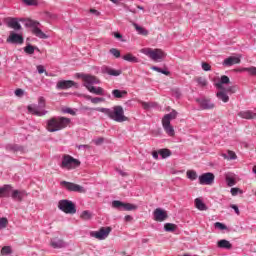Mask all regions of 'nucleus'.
Listing matches in <instances>:
<instances>
[{"mask_svg":"<svg viewBox=\"0 0 256 256\" xmlns=\"http://www.w3.org/2000/svg\"><path fill=\"white\" fill-rule=\"evenodd\" d=\"M90 13H93L95 15H99V12L96 9H90Z\"/></svg>","mask_w":256,"mask_h":256,"instance_id":"nucleus-62","label":"nucleus"},{"mask_svg":"<svg viewBox=\"0 0 256 256\" xmlns=\"http://www.w3.org/2000/svg\"><path fill=\"white\" fill-rule=\"evenodd\" d=\"M153 71H157L158 73H162L163 75H169V71L161 70V68L153 66Z\"/></svg>","mask_w":256,"mask_h":256,"instance_id":"nucleus-51","label":"nucleus"},{"mask_svg":"<svg viewBox=\"0 0 256 256\" xmlns=\"http://www.w3.org/2000/svg\"><path fill=\"white\" fill-rule=\"evenodd\" d=\"M8 224L9 221L7 220V218H0V229H5Z\"/></svg>","mask_w":256,"mask_h":256,"instance_id":"nucleus-45","label":"nucleus"},{"mask_svg":"<svg viewBox=\"0 0 256 256\" xmlns=\"http://www.w3.org/2000/svg\"><path fill=\"white\" fill-rule=\"evenodd\" d=\"M7 24L14 31H20L21 29V24L17 21V18H8Z\"/></svg>","mask_w":256,"mask_h":256,"instance_id":"nucleus-19","label":"nucleus"},{"mask_svg":"<svg viewBox=\"0 0 256 256\" xmlns=\"http://www.w3.org/2000/svg\"><path fill=\"white\" fill-rule=\"evenodd\" d=\"M6 42L12 43L14 45H23L24 39L22 35L17 34L15 32H11Z\"/></svg>","mask_w":256,"mask_h":256,"instance_id":"nucleus-14","label":"nucleus"},{"mask_svg":"<svg viewBox=\"0 0 256 256\" xmlns=\"http://www.w3.org/2000/svg\"><path fill=\"white\" fill-rule=\"evenodd\" d=\"M218 247L220 249H231V247H233V245L228 240L223 239V240L218 241Z\"/></svg>","mask_w":256,"mask_h":256,"instance_id":"nucleus-29","label":"nucleus"},{"mask_svg":"<svg viewBox=\"0 0 256 256\" xmlns=\"http://www.w3.org/2000/svg\"><path fill=\"white\" fill-rule=\"evenodd\" d=\"M23 93H24L23 89H21V88H18L15 90L16 97H23Z\"/></svg>","mask_w":256,"mask_h":256,"instance_id":"nucleus-55","label":"nucleus"},{"mask_svg":"<svg viewBox=\"0 0 256 256\" xmlns=\"http://www.w3.org/2000/svg\"><path fill=\"white\" fill-rule=\"evenodd\" d=\"M228 157L229 159H237V154L233 151H228Z\"/></svg>","mask_w":256,"mask_h":256,"instance_id":"nucleus-57","label":"nucleus"},{"mask_svg":"<svg viewBox=\"0 0 256 256\" xmlns=\"http://www.w3.org/2000/svg\"><path fill=\"white\" fill-rule=\"evenodd\" d=\"M186 175H187L188 179H191V181H195V179H197V172H195L193 170H188L186 172Z\"/></svg>","mask_w":256,"mask_h":256,"instance_id":"nucleus-39","label":"nucleus"},{"mask_svg":"<svg viewBox=\"0 0 256 256\" xmlns=\"http://www.w3.org/2000/svg\"><path fill=\"white\" fill-rule=\"evenodd\" d=\"M226 183L228 185V187H233V185H235L236 181L233 177H226Z\"/></svg>","mask_w":256,"mask_h":256,"instance_id":"nucleus-46","label":"nucleus"},{"mask_svg":"<svg viewBox=\"0 0 256 256\" xmlns=\"http://www.w3.org/2000/svg\"><path fill=\"white\" fill-rule=\"evenodd\" d=\"M11 197L14 201L21 202V201H23V198L25 197V191L13 190Z\"/></svg>","mask_w":256,"mask_h":256,"instance_id":"nucleus-21","label":"nucleus"},{"mask_svg":"<svg viewBox=\"0 0 256 256\" xmlns=\"http://www.w3.org/2000/svg\"><path fill=\"white\" fill-rule=\"evenodd\" d=\"M103 141H105L104 138H98L94 140L95 145H102Z\"/></svg>","mask_w":256,"mask_h":256,"instance_id":"nucleus-58","label":"nucleus"},{"mask_svg":"<svg viewBox=\"0 0 256 256\" xmlns=\"http://www.w3.org/2000/svg\"><path fill=\"white\" fill-rule=\"evenodd\" d=\"M132 25L135 28V30L137 31L138 35H143L144 37H147V35H149V31L147 29L139 26V24L133 23Z\"/></svg>","mask_w":256,"mask_h":256,"instance_id":"nucleus-26","label":"nucleus"},{"mask_svg":"<svg viewBox=\"0 0 256 256\" xmlns=\"http://www.w3.org/2000/svg\"><path fill=\"white\" fill-rule=\"evenodd\" d=\"M91 103H93V105H98V103H105V98L94 97Z\"/></svg>","mask_w":256,"mask_h":256,"instance_id":"nucleus-47","label":"nucleus"},{"mask_svg":"<svg viewBox=\"0 0 256 256\" xmlns=\"http://www.w3.org/2000/svg\"><path fill=\"white\" fill-rule=\"evenodd\" d=\"M239 88L237 87V86H230V87H228V88H224V91L226 92V93H237V90H238Z\"/></svg>","mask_w":256,"mask_h":256,"instance_id":"nucleus-44","label":"nucleus"},{"mask_svg":"<svg viewBox=\"0 0 256 256\" xmlns=\"http://www.w3.org/2000/svg\"><path fill=\"white\" fill-rule=\"evenodd\" d=\"M58 209L68 215H75L77 213V208H75V204L71 200H60L58 202Z\"/></svg>","mask_w":256,"mask_h":256,"instance_id":"nucleus-6","label":"nucleus"},{"mask_svg":"<svg viewBox=\"0 0 256 256\" xmlns=\"http://www.w3.org/2000/svg\"><path fill=\"white\" fill-rule=\"evenodd\" d=\"M71 87H78L77 83L72 80H60L57 82L56 88L57 89H71Z\"/></svg>","mask_w":256,"mask_h":256,"instance_id":"nucleus-15","label":"nucleus"},{"mask_svg":"<svg viewBox=\"0 0 256 256\" xmlns=\"http://www.w3.org/2000/svg\"><path fill=\"white\" fill-rule=\"evenodd\" d=\"M166 118H168L170 121L172 119H177V111L172 110L171 113L164 115Z\"/></svg>","mask_w":256,"mask_h":256,"instance_id":"nucleus-42","label":"nucleus"},{"mask_svg":"<svg viewBox=\"0 0 256 256\" xmlns=\"http://www.w3.org/2000/svg\"><path fill=\"white\" fill-rule=\"evenodd\" d=\"M81 79L84 83V87L86 89H89L90 87H93V85H99L100 81L98 80L97 77L89 74H82Z\"/></svg>","mask_w":256,"mask_h":256,"instance_id":"nucleus-9","label":"nucleus"},{"mask_svg":"<svg viewBox=\"0 0 256 256\" xmlns=\"http://www.w3.org/2000/svg\"><path fill=\"white\" fill-rule=\"evenodd\" d=\"M197 103H199L201 109H214L215 108V104H213L211 102V100L209 99H203V100H196Z\"/></svg>","mask_w":256,"mask_h":256,"instance_id":"nucleus-18","label":"nucleus"},{"mask_svg":"<svg viewBox=\"0 0 256 256\" xmlns=\"http://www.w3.org/2000/svg\"><path fill=\"white\" fill-rule=\"evenodd\" d=\"M23 3H25L26 5H29V6H37L38 5L37 0H23Z\"/></svg>","mask_w":256,"mask_h":256,"instance_id":"nucleus-50","label":"nucleus"},{"mask_svg":"<svg viewBox=\"0 0 256 256\" xmlns=\"http://www.w3.org/2000/svg\"><path fill=\"white\" fill-rule=\"evenodd\" d=\"M103 73H106L107 75H110L112 77H119V75H121V73H123V71L113 69V68H109V67H105L103 69Z\"/></svg>","mask_w":256,"mask_h":256,"instance_id":"nucleus-23","label":"nucleus"},{"mask_svg":"<svg viewBox=\"0 0 256 256\" xmlns=\"http://www.w3.org/2000/svg\"><path fill=\"white\" fill-rule=\"evenodd\" d=\"M112 207L114 209H123V211H135L137 209V206L135 204L131 203H123L119 200H114L112 202Z\"/></svg>","mask_w":256,"mask_h":256,"instance_id":"nucleus-11","label":"nucleus"},{"mask_svg":"<svg viewBox=\"0 0 256 256\" xmlns=\"http://www.w3.org/2000/svg\"><path fill=\"white\" fill-rule=\"evenodd\" d=\"M37 71L40 75H42V73H45L47 75V72L45 71V67H43V65H38Z\"/></svg>","mask_w":256,"mask_h":256,"instance_id":"nucleus-53","label":"nucleus"},{"mask_svg":"<svg viewBox=\"0 0 256 256\" xmlns=\"http://www.w3.org/2000/svg\"><path fill=\"white\" fill-rule=\"evenodd\" d=\"M87 111H99L100 113H104V115H107L109 119H112V121H116V123H123L127 121V116H125V110H123V106L117 105L114 106L112 109L109 108H85Z\"/></svg>","mask_w":256,"mask_h":256,"instance_id":"nucleus-1","label":"nucleus"},{"mask_svg":"<svg viewBox=\"0 0 256 256\" xmlns=\"http://www.w3.org/2000/svg\"><path fill=\"white\" fill-rule=\"evenodd\" d=\"M133 220V217L127 215L125 216V221H132Z\"/></svg>","mask_w":256,"mask_h":256,"instance_id":"nucleus-63","label":"nucleus"},{"mask_svg":"<svg viewBox=\"0 0 256 256\" xmlns=\"http://www.w3.org/2000/svg\"><path fill=\"white\" fill-rule=\"evenodd\" d=\"M164 229L165 231H167L168 233H173L174 231L177 230V225L173 224V223H166L164 225Z\"/></svg>","mask_w":256,"mask_h":256,"instance_id":"nucleus-33","label":"nucleus"},{"mask_svg":"<svg viewBox=\"0 0 256 256\" xmlns=\"http://www.w3.org/2000/svg\"><path fill=\"white\" fill-rule=\"evenodd\" d=\"M238 116H240L241 119H256V113L251 110L240 111Z\"/></svg>","mask_w":256,"mask_h":256,"instance_id":"nucleus-20","label":"nucleus"},{"mask_svg":"<svg viewBox=\"0 0 256 256\" xmlns=\"http://www.w3.org/2000/svg\"><path fill=\"white\" fill-rule=\"evenodd\" d=\"M154 221H158V223H163L169 217L167 212L164 209L156 208L153 212Z\"/></svg>","mask_w":256,"mask_h":256,"instance_id":"nucleus-13","label":"nucleus"},{"mask_svg":"<svg viewBox=\"0 0 256 256\" xmlns=\"http://www.w3.org/2000/svg\"><path fill=\"white\" fill-rule=\"evenodd\" d=\"M11 189L10 185H5L4 187L0 188V197H5V192Z\"/></svg>","mask_w":256,"mask_h":256,"instance_id":"nucleus-48","label":"nucleus"},{"mask_svg":"<svg viewBox=\"0 0 256 256\" xmlns=\"http://www.w3.org/2000/svg\"><path fill=\"white\" fill-rule=\"evenodd\" d=\"M214 226L216 229H220L221 231H225V229H227V226L221 222H216Z\"/></svg>","mask_w":256,"mask_h":256,"instance_id":"nucleus-49","label":"nucleus"},{"mask_svg":"<svg viewBox=\"0 0 256 256\" xmlns=\"http://www.w3.org/2000/svg\"><path fill=\"white\" fill-rule=\"evenodd\" d=\"M215 181V174L207 172L199 176L200 185H213Z\"/></svg>","mask_w":256,"mask_h":256,"instance_id":"nucleus-12","label":"nucleus"},{"mask_svg":"<svg viewBox=\"0 0 256 256\" xmlns=\"http://www.w3.org/2000/svg\"><path fill=\"white\" fill-rule=\"evenodd\" d=\"M195 207L196 209H199V211H207V205H205L199 198L195 199Z\"/></svg>","mask_w":256,"mask_h":256,"instance_id":"nucleus-30","label":"nucleus"},{"mask_svg":"<svg viewBox=\"0 0 256 256\" xmlns=\"http://www.w3.org/2000/svg\"><path fill=\"white\" fill-rule=\"evenodd\" d=\"M26 27H32V33L39 37V39H47L48 36L41 29H39V22L34 20H27L25 23Z\"/></svg>","mask_w":256,"mask_h":256,"instance_id":"nucleus-7","label":"nucleus"},{"mask_svg":"<svg viewBox=\"0 0 256 256\" xmlns=\"http://www.w3.org/2000/svg\"><path fill=\"white\" fill-rule=\"evenodd\" d=\"M171 126V120L167 118V116H164L162 118V127H169Z\"/></svg>","mask_w":256,"mask_h":256,"instance_id":"nucleus-43","label":"nucleus"},{"mask_svg":"<svg viewBox=\"0 0 256 256\" xmlns=\"http://www.w3.org/2000/svg\"><path fill=\"white\" fill-rule=\"evenodd\" d=\"M237 193H239V188H231V195H233V197H235Z\"/></svg>","mask_w":256,"mask_h":256,"instance_id":"nucleus-59","label":"nucleus"},{"mask_svg":"<svg viewBox=\"0 0 256 256\" xmlns=\"http://www.w3.org/2000/svg\"><path fill=\"white\" fill-rule=\"evenodd\" d=\"M71 119L66 117H52L46 121V129L49 133H56L69 126Z\"/></svg>","mask_w":256,"mask_h":256,"instance_id":"nucleus-2","label":"nucleus"},{"mask_svg":"<svg viewBox=\"0 0 256 256\" xmlns=\"http://www.w3.org/2000/svg\"><path fill=\"white\" fill-rule=\"evenodd\" d=\"M88 91L94 95H105V90L101 87L90 86Z\"/></svg>","mask_w":256,"mask_h":256,"instance_id":"nucleus-27","label":"nucleus"},{"mask_svg":"<svg viewBox=\"0 0 256 256\" xmlns=\"http://www.w3.org/2000/svg\"><path fill=\"white\" fill-rule=\"evenodd\" d=\"M202 69H203V71H211V65L207 62H203Z\"/></svg>","mask_w":256,"mask_h":256,"instance_id":"nucleus-52","label":"nucleus"},{"mask_svg":"<svg viewBox=\"0 0 256 256\" xmlns=\"http://www.w3.org/2000/svg\"><path fill=\"white\" fill-rule=\"evenodd\" d=\"M113 35H114L115 39H120V41H125V40H123V35H121V33L113 32Z\"/></svg>","mask_w":256,"mask_h":256,"instance_id":"nucleus-56","label":"nucleus"},{"mask_svg":"<svg viewBox=\"0 0 256 256\" xmlns=\"http://www.w3.org/2000/svg\"><path fill=\"white\" fill-rule=\"evenodd\" d=\"M60 185L62 187H65L68 191H74L75 193H87V190L85 187L75 184L73 182H68V181H62L60 182Z\"/></svg>","mask_w":256,"mask_h":256,"instance_id":"nucleus-8","label":"nucleus"},{"mask_svg":"<svg viewBox=\"0 0 256 256\" xmlns=\"http://www.w3.org/2000/svg\"><path fill=\"white\" fill-rule=\"evenodd\" d=\"M65 113H69V115H75V112H74L73 109H71V108H67V109L65 110Z\"/></svg>","mask_w":256,"mask_h":256,"instance_id":"nucleus-60","label":"nucleus"},{"mask_svg":"<svg viewBox=\"0 0 256 256\" xmlns=\"http://www.w3.org/2000/svg\"><path fill=\"white\" fill-rule=\"evenodd\" d=\"M110 53H111V55H113L116 59H119V57H121V51H119V49L112 48V49H110Z\"/></svg>","mask_w":256,"mask_h":256,"instance_id":"nucleus-40","label":"nucleus"},{"mask_svg":"<svg viewBox=\"0 0 256 256\" xmlns=\"http://www.w3.org/2000/svg\"><path fill=\"white\" fill-rule=\"evenodd\" d=\"M24 51L28 55H33V53H35V47H33L32 45H28L24 48Z\"/></svg>","mask_w":256,"mask_h":256,"instance_id":"nucleus-41","label":"nucleus"},{"mask_svg":"<svg viewBox=\"0 0 256 256\" xmlns=\"http://www.w3.org/2000/svg\"><path fill=\"white\" fill-rule=\"evenodd\" d=\"M85 99H87V101H91L92 102L93 97L87 95V96H85Z\"/></svg>","mask_w":256,"mask_h":256,"instance_id":"nucleus-64","label":"nucleus"},{"mask_svg":"<svg viewBox=\"0 0 256 256\" xmlns=\"http://www.w3.org/2000/svg\"><path fill=\"white\" fill-rule=\"evenodd\" d=\"M230 207L235 211L236 215H241V212L239 211V207L237 205L231 204Z\"/></svg>","mask_w":256,"mask_h":256,"instance_id":"nucleus-54","label":"nucleus"},{"mask_svg":"<svg viewBox=\"0 0 256 256\" xmlns=\"http://www.w3.org/2000/svg\"><path fill=\"white\" fill-rule=\"evenodd\" d=\"M140 52L143 53V55H147V57H150L152 61L159 62L162 59H165L167 54L163 52L161 49H152V48H143L140 50Z\"/></svg>","mask_w":256,"mask_h":256,"instance_id":"nucleus-5","label":"nucleus"},{"mask_svg":"<svg viewBox=\"0 0 256 256\" xmlns=\"http://www.w3.org/2000/svg\"><path fill=\"white\" fill-rule=\"evenodd\" d=\"M122 59H124V61H128L129 63H139V58L133 56L131 53L125 54Z\"/></svg>","mask_w":256,"mask_h":256,"instance_id":"nucleus-28","label":"nucleus"},{"mask_svg":"<svg viewBox=\"0 0 256 256\" xmlns=\"http://www.w3.org/2000/svg\"><path fill=\"white\" fill-rule=\"evenodd\" d=\"M242 71H246V73H249V75H253L254 77H256V67L255 66L243 68Z\"/></svg>","mask_w":256,"mask_h":256,"instance_id":"nucleus-38","label":"nucleus"},{"mask_svg":"<svg viewBox=\"0 0 256 256\" xmlns=\"http://www.w3.org/2000/svg\"><path fill=\"white\" fill-rule=\"evenodd\" d=\"M81 165V161L73 158V156L65 154L62 157V162L60 164L61 169H66L67 171H71L73 169H77Z\"/></svg>","mask_w":256,"mask_h":256,"instance_id":"nucleus-4","label":"nucleus"},{"mask_svg":"<svg viewBox=\"0 0 256 256\" xmlns=\"http://www.w3.org/2000/svg\"><path fill=\"white\" fill-rule=\"evenodd\" d=\"M158 153L159 155H161L162 159H167V157H171V150L169 149H161Z\"/></svg>","mask_w":256,"mask_h":256,"instance_id":"nucleus-35","label":"nucleus"},{"mask_svg":"<svg viewBox=\"0 0 256 256\" xmlns=\"http://www.w3.org/2000/svg\"><path fill=\"white\" fill-rule=\"evenodd\" d=\"M50 246H52L53 249H63L67 247V244L63 239L59 237H54L50 240Z\"/></svg>","mask_w":256,"mask_h":256,"instance_id":"nucleus-16","label":"nucleus"},{"mask_svg":"<svg viewBox=\"0 0 256 256\" xmlns=\"http://www.w3.org/2000/svg\"><path fill=\"white\" fill-rule=\"evenodd\" d=\"M1 255H11L13 253V250L11 249V246H4L1 249Z\"/></svg>","mask_w":256,"mask_h":256,"instance_id":"nucleus-37","label":"nucleus"},{"mask_svg":"<svg viewBox=\"0 0 256 256\" xmlns=\"http://www.w3.org/2000/svg\"><path fill=\"white\" fill-rule=\"evenodd\" d=\"M112 95L115 99H123V98L127 97V91L114 89V90H112Z\"/></svg>","mask_w":256,"mask_h":256,"instance_id":"nucleus-25","label":"nucleus"},{"mask_svg":"<svg viewBox=\"0 0 256 256\" xmlns=\"http://www.w3.org/2000/svg\"><path fill=\"white\" fill-rule=\"evenodd\" d=\"M46 103L44 97L38 98V106L36 105H29L28 111L31 115H36V117H45L47 111L45 110Z\"/></svg>","mask_w":256,"mask_h":256,"instance_id":"nucleus-3","label":"nucleus"},{"mask_svg":"<svg viewBox=\"0 0 256 256\" xmlns=\"http://www.w3.org/2000/svg\"><path fill=\"white\" fill-rule=\"evenodd\" d=\"M194 81L198 83L200 87H207V79H205V77H195Z\"/></svg>","mask_w":256,"mask_h":256,"instance_id":"nucleus-32","label":"nucleus"},{"mask_svg":"<svg viewBox=\"0 0 256 256\" xmlns=\"http://www.w3.org/2000/svg\"><path fill=\"white\" fill-rule=\"evenodd\" d=\"M163 129L165 133H167V135H169L170 137L175 136V129L173 128V126H164Z\"/></svg>","mask_w":256,"mask_h":256,"instance_id":"nucleus-36","label":"nucleus"},{"mask_svg":"<svg viewBox=\"0 0 256 256\" xmlns=\"http://www.w3.org/2000/svg\"><path fill=\"white\" fill-rule=\"evenodd\" d=\"M109 233H111V227H102L99 231H93L90 233L91 237H95V239H99L102 241L103 239H107L109 237Z\"/></svg>","mask_w":256,"mask_h":256,"instance_id":"nucleus-10","label":"nucleus"},{"mask_svg":"<svg viewBox=\"0 0 256 256\" xmlns=\"http://www.w3.org/2000/svg\"><path fill=\"white\" fill-rule=\"evenodd\" d=\"M239 63H241V58L235 56H230L223 61V65H225L226 67H231L232 65H239Z\"/></svg>","mask_w":256,"mask_h":256,"instance_id":"nucleus-17","label":"nucleus"},{"mask_svg":"<svg viewBox=\"0 0 256 256\" xmlns=\"http://www.w3.org/2000/svg\"><path fill=\"white\" fill-rule=\"evenodd\" d=\"M93 218V214H91L89 212V210H84L81 214H80V219H82L83 221H89Z\"/></svg>","mask_w":256,"mask_h":256,"instance_id":"nucleus-31","label":"nucleus"},{"mask_svg":"<svg viewBox=\"0 0 256 256\" xmlns=\"http://www.w3.org/2000/svg\"><path fill=\"white\" fill-rule=\"evenodd\" d=\"M152 157H154V159H159V152L157 151L152 152Z\"/></svg>","mask_w":256,"mask_h":256,"instance_id":"nucleus-61","label":"nucleus"},{"mask_svg":"<svg viewBox=\"0 0 256 256\" xmlns=\"http://www.w3.org/2000/svg\"><path fill=\"white\" fill-rule=\"evenodd\" d=\"M216 97H218L220 101H223V103H229V96L227 95L225 88L220 89V91L217 92Z\"/></svg>","mask_w":256,"mask_h":256,"instance_id":"nucleus-24","label":"nucleus"},{"mask_svg":"<svg viewBox=\"0 0 256 256\" xmlns=\"http://www.w3.org/2000/svg\"><path fill=\"white\" fill-rule=\"evenodd\" d=\"M229 83H231V80L229 79V77L223 75V76H221L220 81L215 84V87H216L217 89H225V88L223 87V85H229Z\"/></svg>","mask_w":256,"mask_h":256,"instance_id":"nucleus-22","label":"nucleus"},{"mask_svg":"<svg viewBox=\"0 0 256 256\" xmlns=\"http://www.w3.org/2000/svg\"><path fill=\"white\" fill-rule=\"evenodd\" d=\"M138 103H140V105H142V108L145 109V111H149V109H151L152 107H155V104L151 103V102H144L139 100Z\"/></svg>","mask_w":256,"mask_h":256,"instance_id":"nucleus-34","label":"nucleus"}]
</instances>
